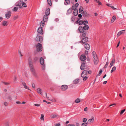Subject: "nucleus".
I'll return each instance as SVG.
<instances>
[{"mask_svg": "<svg viewBox=\"0 0 126 126\" xmlns=\"http://www.w3.org/2000/svg\"><path fill=\"white\" fill-rule=\"evenodd\" d=\"M121 35V33L120 32H119L118 33V34L117 35V37Z\"/></svg>", "mask_w": 126, "mask_h": 126, "instance_id": "obj_57", "label": "nucleus"}, {"mask_svg": "<svg viewBox=\"0 0 126 126\" xmlns=\"http://www.w3.org/2000/svg\"><path fill=\"white\" fill-rule=\"evenodd\" d=\"M18 16H16L14 17L13 18V19L14 20H15L16 19H17L18 18Z\"/></svg>", "mask_w": 126, "mask_h": 126, "instance_id": "obj_54", "label": "nucleus"}, {"mask_svg": "<svg viewBox=\"0 0 126 126\" xmlns=\"http://www.w3.org/2000/svg\"><path fill=\"white\" fill-rule=\"evenodd\" d=\"M78 16L80 18H77L78 20H80V18L82 17V15L81 14H79L78 15Z\"/></svg>", "mask_w": 126, "mask_h": 126, "instance_id": "obj_45", "label": "nucleus"}, {"mask_svg": "<svg viewBox=\"0 0 126 126\" xmlns=\"http://www.w3.org/2000/svg\"><path fill=\"white\" fill-rule=\"evenodd\" d=\"M88 38L87 37H86L84 38H82L81 40L79 42V43L82 44V45L84 44H85L88 42Z\"/></svg>", "mask_w": 126, "mask_h": 126, "instance_id": "obj_5", "label": "nucleus"}, {"mask_svg": "<svg viewBox=\"0 0 126 126\" xmlns=\"http://www.w3.org/2000/svg\"><path fill=\"white\" fill-rule=\"evenodd\" d=\"M34 105L35 106H36L38 107V106H40V104H34Z\"/></svg>", "mask_w": 126, "mask_h": 126, "instance_id": "obj_60", "label": "nucleus"}, {"mask_svg": "<svg viewBox=\"0 0 126 126\" xmlns=\"http://www.w3.org/2000/svg\"><path fill=\"white\" fill-rule=\"evenodd\" d=\"M42 69L43 70H45V64H42Z\"/></svg>", "mask_w": 126, "mask_h": 126, "instance_id": "obj_48", "label": "nucleus"}, {"mask_svg": "<svg viewBox=\"0 0 126 126\" xmlns=\"http://www.w3.org/2000/svg\"><path fill=\"white\" fill-rule=\"evenodd\" d=\"M92 55L94 58L93 61L94 64L95 65H97L99 62L98 57L95 52L94 51L92 53Z\"/></svg>", "mask_w": 126, "mask_h": 126, "instance_id": "obj_3", "label": "nucleus"}, {"mask_svg": "<svg viewBox=\"0 0 126 126\" xmlns=\"http://www.w3.org/2000/svg\"><path fill=\"white\" fill-rule=\"evenodd\" d=\"M83 28L84 31H87L88 30L89 26L88 25H85L83 27Z\"/></svg>", "mask_w": 126, "mask_h": 126, "instance_id": "obj_19", "label": "nucleus"}, {"mask_svg": "<svg viewBox=\"0 0 126 126\" xmlns=\"http://www.w3.org/2000/svg\"><path fill=\"white\" fill-rule=\"evenodd\" d=\"M83 21H82V20L79 21V25H81L82 24H83Z\"/></svg>", "mask_w": 126, "mask_h": 126, "instance_id": "obj_47", "label": "nucleus"}, {"mask_svg": "<svg viewBox=\"0 0 126 126\" xmlns=\"http://www.w3.org/2000/svg\"><path fill=\"white\" fill-rule=\"evenodd\" d=\"M45 22L43 20L41 22V23H40V24H41L40 27H42V28H43V27L45 24V23H44Z\"/></svg>", "mask_w": 126, "mask_h": 126, "instance_id": "obj_28", "label": "nucleus"}, {"mask_svg": "<svg viewBox=\"0 0 126 126\" xmlns=\"http://www.w3.org/2000/svg\"><path fill=\"white\" fill-rule=\"evenodd\" d=\"M38 58L37 57H35L33 59V62L34 63L36 62V61H38Z\"/></svg>", "mask_w": 126, "mask_h": 126, "instance_id": "obj_26", "label": "nucleus"}, {"mask_svg": "<svg viewBox=\"0 0 126 126\" xmlns=\"http://www.w3.org/2000/svg\"><path fill=\"white\" fill-rule=\"evenodd\" d=\"M44 115L43 114H42L41 115V120H44Z\"/></svg>", "mask_w": 126, "mask_h": 126, "instance_id": "obj_49", "label": "nucleus"}, {"mask_svg": "<svg viewBox=\"0 0 126 126\" xmlns=\"http://www.w3.org/2000/svg\"><path fill=\"white\" fill-rule=\"evenodd\" d=\"M102 72V69H100L99 72V73L98 74V75L99 76H100L101 75V73Z\"/></svg>", "mask_w": 126, "mask_h": 126, "instance_id": "obj_40", "label": "nucleus"}, {"mask_svg": "<svg viewBox=\"0 0 126 126\" xmlns=\"http://www.w3.org/2000/svg\"><path fill=\"white\" fill-rule=\"evenodd\" d=\"M72 12V10L71 8H70L67 11V13L68 14L71 13Z\"/></svg>", "mask_w": 126, "mask_h": 126, "instance_id": "obj_31", "label": "nucleus"}, {"mask_svg": "<svg viewBox=\"0 0 126 126\" xmlns=\"http://www.w3.org/2000/svg\"><path fill=\"white\" fill-rule=\"evenodd\" d=\"M18 53L19 54H20L21 56H22V55L21 54V51H19Z\"/></svg>", "mask_w": 126, "mask_h": 126, "instance_id": "obj_63", "label": "nucleus"}, {"mask_svg": "<svg viewBox=\"0 0 126 126\" xmlns=\"http://www.w3.org/2000/svg\"><path fill=\"white\" fill-rule=\"evenodd\" d=\"M85 61H83L82 62V64L80 66V69L81 70H84L85 68Z\"/></svg>", "mask_w": 126, "mask_h": 126, "instance_id": "obj_9", "label": "nucleus"}, {"mask_svg": "<svg viewBox=\"0 0 126 126\" xmlns=\"http://www.w3.org/2000/svg\"><path fill=\"white\" fill-rule=\"evenodd\" d=\"M79 4L78 3H76L75 4H73L72 7V10H76V8L78 6Z\"/></svg>", "mask_w": 126, "mask_h": 126, "instance_id": "obj_14", "label": "nucleus"}, {"mask_svg": "<svg viewBox=\"0 0 126 126\" xmlns=\"http://www.w3.org/2000/svg\"><path fill=\"white\" fill-rule=\"evenodd\" d=\"M18 7H15L13 9V11L15 12H16L17 10Z\"/></svg>", "mask_w": 126, "mask_h": 126, "instance_id": "obj_38", "label": "nucleus"}, {"mask_svg": "<svg viewBox=\"0 0 126 126\" xmlns=\"http://www.w3.org/2000/svg\"><path fill=\"white\" fill-rule=\"evenodd\" d=\"M9 123L8 122H6L5 123V126H9Z\"/></svg>", "mask_w": 126, "mask_h": 126, "instance_id": "obj_55", "label": "nucleus"}, {"mask_svg": "<svg viewBox=\"0 0 126 126\" xmlns=\"http://www.w3.org/2000/svg\"><path fill=\"white\" fill-rule=\"evenodd\" d=\"M42 28V27H40L37 30V35L35 39L36 41L39 42L40 43H41L43 40L42 36L44 34V31Z\"/></svg>", "mask_w": 126, "mask_h": 126, "instance_id": "obj_2", "label": "nucleus"}, {"mask_svg": "<svg viewBox=\"0 0 126 126\" xmlns=\"http://www.w3.org/2000/svg\"><path fill=\"white\" fill-rule=\"evenodd\" d=\"M87 124L86 123H84L82 124L81 126H87Z\"/></svg>", "mask_w": 126, "mask_h": 126, "instance_id": "obj_41", "label": "nucleus"}, {"mask_svg": "<svg viewBox=\"0 0 126 126\" xmlns=\"http://www.w3.org/2000/svg\"><path fill=\"white\" fill-rule=\"evenodd\" d=\"M94 120V117H93L92 119H89L88 121V123L90 124L92 123Z\"/></svg>", "mask_w": 126, "mask_h": 126, "instance_id": "obj_16", "label": "nucleus"}, {"mask_svg": "<svg viewBox=\"0 0 126 126\" xmlns=\"http://www.w3.org/2000/svg\"><path fill=\"white\" fill-rule=\"evenodd\" d=\"M68 88V86L66 85H62L61 87V89L63 91H65Z\"/></svg>", "mask_w": 126, "mask_h": 126, "instance_id": "obj_8", "label": "nucleus"}, {"mask_svg": "<svg viewBox=\"0 0 126 126\" xmlns=\"http://www.w3.org/2000/svg\"><path fill=\"white\" fill-rule=\"evenodd\" d=\"M79 79H77L74 80L73 83L74 84H77L78 83L79 81Z\"/></svg>", "mask_w": 126, "mask_h": 126, "instance_id": "obj_22", "label": "nucleus"}, {"mask_svg": "<svg viewBox=\"0 0 126 126\" xmlns=\"http://www.w3.org/2000/svg\"><path fill=\"white\" fill-rule=\"evenodd\" d=\"M22 2L23 0H20L16 3V6H21Z\"/></svg>", "mask_w": 126, "mask_h": 126, "instance_id": "obj_12", "label": "nucleus"}, {"mask_svg": "<svg viewBox=\"0 0 126 126\" xmlns=\"http://www.w3.org/2000/svg\"><path fill=\"white\" fill-rule=\"evenodd\" d=\"M88 71L87 70H84L82 73L81 77L83 78V80L84 81H86L88 79L87 77Z\"/></svg>", "mask_w": 126, "mask_h": 126, "instance_id": "obj_4", "label": "nucleus"}, {"mask_svg": "<svg viewBox=\"0 0 126 126\" xmlns=\"http://www.w3.org/2000/svg\"><path fill=\"white\" fill-rule=\"evenodd\" d=\"M80 102V100L79 98L75 100V102L76 103H78Z\"/></svg>", "mask_w": 126, "mask_h": 126, "instance_id": "obj_36", "label": "nucleus"}, {"mask_svg": "<svg viewBox=\"0 0 126 126\" xmlns=\"http://www.w3.org/2000/svg\"><path fill=\"white\" fill-rule=\"evenodd\" d=\"M8 23L6 21H3V22L2 25L4 26H6L8 25Z\"/></svg>", "mask_w": 126, "mask_h": 126, "instance_id": "obj_21", "label": "nucleus"}, {"mask_svg": "<svg viewBox=\"0 0 126 126\" xmlns=\"http://www.w3.org/2000/svg\"><path fill=\"white\" fill-rule=\"evenodd\" d=\"M57 116L56 115H52L51 116V117L52 118H56Z\"/></svg>", "mask_w": 126, "mask_h": 126, "instance_id": "obj_37", "label": "nucleus"}, {"mask_svg": "<svg viewBox=\"0 0 126 126\" xmlns=\"http://www.w3.org/2000/svg\"><path fill=\"white\" fill-rule=\"evenodd\" d=\"M12 14V12L11 11H9L7 12L5 14L6 17L8 19L11 16Z\"/></svg>", "mask_w": 126, "mask_h": 126, "instance_id": "obj_7", "label": "nucleus"}, {"mask_svg": "<svg viewBox=\"0 0 126 126\" xmlns=\"http://www.w3.org/2000/svg\"><path fill=\"white\" fill-rule=\"evenodd\" d=\"M83 16H85V17H87L88 15L87 12L85 11L83 12Z\"/></svg>", "mask_w": 126, "mask_h": 126, "instance_id": "obj_32", "label": "nucleus"}, {"mask_svg": "<svg viewBox=\"0 0 126 126\" xmlns=\"http://www.w3.org/2000/svg\"><path fill=\"white\" fill-rule=\"evenodd\" d=\"M4 104L5 106H7L8 105V103L7 102H5L4 103Z\"/></svg>", "mask_w": 126, "mask_h": 126, "instance_id": "obj_53", "label": "nucleus"}, {"mask_svg": "<svg viewBox=\"0 0 126 126\" xmlns=\"http://www.w3.org/2000/svg\"><path fill=\"white\" fill-rule=\"evenodd\" d=\"M70 2L72 4H73L74 3V0H71Z\"/></svg>", "mask_w": 126, "mask_h": 126, "instance_id": "obj_62", "label": "nucleus"}, {"mask_svg": "<svg viewBox=\"0 0 126 126\" xmlns=\"http://www.w3.org/2000/svg\"><path fill=\"white\" fill-rule=\"evenodd\" d=\"M125 109L122 110L120 113V114L122 115L124 112L125 111Z\"/></svg>", "mask_w": 126, "mask_h": 126, "instance_id": "obj_46", "label": "nucleus"}, {"mask_svg": "<svg viewBox=\"0 0 126 126\" xmlns=\"http://www.w3.org/2000/svg\"><path fill=\"white\" fill-rule=\"evenodd\" d=\"M115 63V59L114 58H113L112 59V61L110 63V68H111L112 67L113 65Z\"/></svg>", "mask_w": 126, "mask_h": 126, "instance_id": "obj_15", "label": "nucleus"}, {"mask_svg": "<svg viewBox=\"0 0 126 126\" xmlns=\"http://www.w3.org/2000/svg\"><path fill=\"white\" fill-rule=\"evenodd\" d=\"M28 64L30 70L32 74L35 78H38V75L33 64L32 61L31 56L29 57L28 58Z\"/></svg>", "mask_w": 126, "mask_h": 126, "instance_id": "obj_1", "label": "nucleus"}, {"mask_svg": "<svg viewBox=\"0 0 126 126\" xmlns=\"http://www.w3.org/2000/svg\"><path fill=\"white\" fill-rule=\"evenodd\" d=\"M32 87L34 88H35V86L34 84L33 83H32Z\"/></svg>", "mask_w": 126, "mask_h": 126, "instance_id": "obj_52", "label": "nucleus"}, {"mask_svg": "<svg viewBox=\"0 0 126 126\" xmlns=\"http://www.w3.org/2000/svg\"><path fill=\"white\" fill-rule=\"evenodd\" d=\"M73 13L74 16H76L78 14V10H74Z\"/></svg>", "mask_w": 126, "mask_h": 126, "instance_id": "obj_25", "label": "nucleus"}, {"mask_svg": "<svg viewBox=\"0 0 126 126\" xmlns=\"http://www.w3.org/2000/svg\"><path fill=\"white\" fill-rule=\"evenodd\" d=\"M47 2L50 6H51L52 4V3L51 2V0H47Z\"/></svg>", "mask_w": 126, "mask_h": 126, "instance_id": "obj_35", "label": "nucleus"}, {"mask_svg": "<svg viewBox=\"0 0 126 126\" xmlns=\"http://www.w3.org/2000/svg\"><path fill=\"white\" fill-rule=\"evenodd\" d=\"M50 9L48 8L46 11V15H49L50 14Z\"/></svg>", "mask_w": 126, "mask_h": 126, "instance_id": "obj_17", "label": "nucleus"}, {"mask_svg": "<svg viewBox=\"0 0 126 126\" xmlns=\"http://www.w3.org/2000/svg\"><path fill=\"white\" fill-rule=\"evenodd\" d=\"M116 68L115 66H114L113 67L112 69L110 71L111 73H112L113 71H115L116 70Z\"/></svg>", "mask_w": 126, "mask_h": 126, "instance_id": "obj_33", "label": "nucleus"}, {"mask_svg": "<svg viewBox=\"0 0 126 126\" xmlns=\"http://www.w3.org/2000/svg\"><path fill=\"white\" fill-rule=\"evenodd\" d=\"M87 119L85 118H84L83 119V122H86L87 121Z\"/></svg>", "mask_w": 126, "mask_h": 126, "instance_id": "obj_56", "label": "nucleus"}, {"mask_svg": "<svg viewBox=\"0 0 126 126\" xmlns=\"http://www.w3.org/2000/svg\"><path fill=\"white\" fill-rule=\"evenodd\" d=\"M36 47L37 51L39 52L42 51V45L41 44L38 43L36 45Z\"/></svg>", "mask_w": 126, "mask_h": 126, "instance_id": "obj_6", "label": "nucleus"}, {"mask_svg": "<svg viewBox=\"0 0 126 126\" xmlns=\"http://www.w3.org/2000/svg\"><path fill=\"white\" fill-rule=\"evenodd\" d=\"M83 10V8L81 6H80V8L79 9V12L80 13H81V12Z\"/></svg>", "mask_w": 126, "mask_h": 126, "instance_id": "obj_29", "label": "nucleus"}, {"mask_svg": "<svg viewBox=\"0 0 126 126\" xmlns=\"http://www.w3.org/2000/svg\"><path fill=\"white\" fill-rule=\"evenodd\" d=\"M86 57L84 55L82 54L80 56V60L83 61H84L86 60Z\"/></svg>", "mask_w": 126, "mask_h": 126, "instance_id": "obj_10", "label": "nucleus"}, {"mask_svg": "<svg viewBox=\"0 0 126 126\" xmlns=\"http://www.w3.org/2000/svg\"><path fill=\"white\" fill-rule=\"evenodd\" d=\"M75 20V18L73 16L71 19V20L73 21H74Z\"/></svg>", "mask_w": 126, "mask_h": 126, "instance_id": "obj_50", "label": "nucleus"}, {"mask_svg": "<svg viewBox=\"0 0 126 126\" xmlns=\"http://www.w3.org/2000/svg\"><path fill=\"white\" fill-rule=\"evenodd\" d=\"M22 4V5L23 7H26V3H25L24 2H23Z\"/></svg>", "mask_w": 126, "mask_h": 126, "instance_id": "obj_42", "label": "nucleus"}, {"mask_svg": "<svg viewBox=\"0 0 126 126\" xmlns=\"http://www.w3.org/2000/svg\"><path fill=\"white\" fill-rule=\"evenodd\" d=\"M4 84L6 85H8L9 84V83L8 82H3Z\"/></svg>", "mask_w": 126, "mask_h": 126, "instance_id": "obj_58", "label": "nucleus"}, {"mask_svg": "<svg viewBox=\"0 0 126 126\" xmlns=\"http://www.w3.org/2000/svg\"><path fill=\"white\" fill-rule=\"evenodd\" d=\"M82 33V34L81 35V37L82 38L86 36V32H84Z\"/></svg>", "mask_w": 126, "mask_h": 126, "instance_id": "obj_34", "label": "nucleus"}, {"mask_svg": "<svg viewBox=\"0 0 126 126\" xmlns=\"http://www.w3.org/2000/svg\"><path fill=\"white\" fill-rule=\"evenodd\" d=\"M116 19V17L115 16H113L111 20V23H113L114 22L115 20Z\"/></svg>", "mask_w": 126, "mask_h": 126, "instance_id": "obj_27", "label": "nucleus"}, {"mask_svg": "<svg viewBox=\"0 0 126 126\" xmlns=\"http://www.w3.org/2000/svg\"><path fill=\"white\" fill-rule=\"evenodd\" d=\"M37 91L38 92L41 94H42V91L41 89L40 88H38L37 89Z\"/></svg>", "mask_w": 126, "mask_h": 126, "instance_id": "obj_24", "label": "nucleus"}, {"mask_svg": "<svg viewBox=\"0 0 126 126\" xmlns=\"http://www.w3.org/2000/svg\"><path fill=\"white\" fill-rule=\"evenodd\" d=\"M84 48L87 50H89L90 48L89 45L87 43H86L84 45Z\"/></svg>", "mask_w": 126, "mask_h": 126, "instance_id": "obj_13", "label": "nucleus"}, {"mask_svg": "<svg viewBox=\"0 0 126 126\" xmlns=\"http://www.w3.org/2000/svg\"><path fill=\"white\" fill-rule=\"evenodd\" d=\"M51 101L53 102H55L56 101V99H55V98H53L51 100Z\"/></svg>", "mask_w": 126, "mask_h": 126, "instance_id": "obj_51", "label": "nucleus"}, {"mask_svg": "<svg viewBox=\"0 0 126 126\" xmlns=\"http://www.w3.org/2000/svg\"><path fill=\"white\" fill-rule=\"evenodd\" d=\"M40 63L41 64H44V60L43 57H41L40 60Z\"/></svg>", "mask_w": 126, "mask_h": 126, "instance_id": "obj_23", "label": "nucleus"}, {"mask_svg": "<svg viewBox=\"0 0 126 126\" xmlns=\"http://www.w3.org/2000/svg\"><path fill=\"white\" fill-rule=\"evenodd\" d=\"M83 24L84 25H86V24H87L88 23V21L87 20L85 21H83Z\"/></svg>", "mask_w": 126, "mask_h": 126, "instance_id": "obj_44", "label": "nucleus"}, {"mask_svg": "<svg viewBox=\"0 0 126 126\" xmlns=\"http://www.w3.org/2000/svg\"><path fill=\"white\" fill-rule=\"evenodd\" d=\"M8 99L10 100H11L12 99V98L10 96H9L8 97Z\"/></svg>", "mask_w": 126, "mask_h": 126, "instance_id": "obj_59", "label": "nucleus"}, {"mask_svg": "<svg viewBox=\"0 0 126 126\" xmlns=\"http://www.w3.org/2000/svg\"><path fill=\"white\" fill-rule=\"evenodd\" d=\"M85 53L87 55L88 54V52L87 51L85 50Z\"/></svg>", "mask_w": 126, "mask_h": 126, "instance_id": "obj_61", "label": "nucleus"}, {"mask_svg": "<svg viewBox=\"0 0 126 126\" xmlns=\"http://www.w3.org/2000/svg\"><path fill=\"white\" fill-rule=\"evenodd\" d=\"M65 1L66 2H64V4L65 5H67L70 4V1L69 0H65Z\"/></svg>", "mask_w": 126, "mask_h": 126, "instance_id": "obj_30", "label": "nucleus"}, {"mask_svg": "<svg viewBox=\"0 0 126 126\" xmlns=\"http://www.w3.org/2000/svg\"><path fill=\"white\" fill-rule=\"evenodd\" d=\"M108 64H109V62L108 61H107L106 63V64L105 65L104 67L105 68H106L107 67Z\"/></svg>", "mask_w": 126, "mask_h": 126, "instance_id": "obj_43", "label": "nucleus"}, {"mask_svg": "<svg viewBox=\"0 0 126 126\" xmlns=\"http://www.w3.org/2000/svg\"><path fill=\"white\" fill-rule=\"evenodd\" d=\"M125 30H124L122 31H121L120 32L121 33V34H123L125 32Z\"/></svg>", "mask_w": 126, "mask_h": 126, "instance_id": "obj_39", "label": "nucleus"}, {"mask_svg": "<svg viewBox=\"0 0 126 126\" xmlns=\"http://www.w3.org/2000/svg\"><path fill=\"white\" fill-rule=\"evenodd\" d=\"M48 15H45L43 17V20L44 21L46 22L48 19V17L47 16Z\"/></svg>", "mask_w": 126, "mask_h": 126, "instance_id": "obj_18", "label": "nucleus"}, {"mask_svg": "<svg viewBox=\"0 0 126 126\" xmlns=\"http://www.w3.org/2000/svg\"><path fill=\"white\" fill-rule=\"evenodd\" d=\"M22 84L24 86V87L25 89L30 90V89H29V87L26 85L25 83V82H23L22 83Z\"/></svg>", "mask_w": 126, "mask_h": 126, "instance_id": "obj_20", "label": "nucleus"}, {"mask_svg": "<svg viewBox=\"0 0 126 126\" xmlns=\"http://www.w3.org/2000/svg\"><path fill=\"white\" fill-rule=\"evenodd\" d=\"M78 30L79 32L80 33H83L85 32V31L83 29V27H82L81 26H79V27Z\"/></svg>", "mask_w": 126, "mask_h": 126, "instance_id": "obj_11", "label": "nucleus"}, {"mask_svg": "<svg viewBox=\"0 0 126 126\" xmlns=\"http://www.w3.org/2000/svg\"><path fill=\"white\" fill-rule=\"evenodd\" d=\"M68 126H75L74 125L68 124Z\"/></svg>", "mask_w": 126, "mask_h": 126, "instance_id": "obj_64", "label": "nucleus"}]
</instances>
